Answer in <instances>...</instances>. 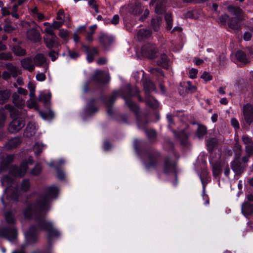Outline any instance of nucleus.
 <instances>
[{
    "instance_id": "nucleus-5",
    "label": "nucleus",
    "mask_w": 253,
    "mask_h": 253,
    "mask_svg": "<svg viewBox=\"0 0 253 253\" xmlns=\"http://www.w3.org/2000/svg\"><path fill=\"white\" fill-rule=\"evenodd\" d=\"M156 47L155 45L147 43L144 45L141 49L142 55L149 58H153L156 54Z\"/></svg>"
},
{
    "instance_id": "nucleus-21",
    "label": "nucleus",
    "mask_w": 253,
    "mask_h": 253,
    "mask_svg": "<svg viewBox=\"0 0 253 253\" xmlns=\"http://www.w3.org/2000/svg\"><path fill=\"white\" fill-rule=\"evenodd\" d=\"M232 170L236 172V174H240L243 171V168L240 166L239 162L237 160L234 161L231 165Z\"/></svg>"
},
{
    "instance_id": "nucleus-59",
    "label": "nucleus",
    "mask_w": 253,
    "mask_h": 253,
    "mask_svg": "<svg viewBox=\"0 0 253 253\" xmlns=\"http://www.w3.org/2000/svg\"><path fill=\"white\" fill-rule=\"evenodd\" d=\"M246 150L249 155H253V144L246 146Z\"/></svg>"
},
{
    "instance_id": "nucleus-43",
    "label": "nucleus",
    "mask_w": 253,
    "mask_h": 253,
    "mask_svg": "<svg viewBox=\"0 0 253 253\" xmlns=\"http://www.w3.org/2000/svg\"><path fill=\"white\" fill-rule=\"evenodd\" d=\"M48 56L51 58L52 61H54L58 56V53L55 51L51 50L48 53Z\"/></svg>"
},
{
    "instance_id": "nucleus-15",
    "label": "nucleus",
    "mask_w": 253,
    "mask_h": 253,
    "mask_svg": "<svg viewBox=\"0 0 253 253\" xmlns=\"http://www.w3.org/2000/svg\"><path fill=\"white\" fill-rule=\"evenodd\" d=\"M100 42L104 46L107 47L112 43L113 39L105 34H102L99 38Z\"/></svg>"
},
{
    "instance_id": "nucleus-20",
    "label": "nucleus",
    "mask_w": 253,
    "mask_h": 253,
    "mask_svg": "<svg viewBox=\"0 0 253 253\" xmlns=\"http://www.w3.org/2000/svg\"><path fill=\"white\" fill-rule=\"evenodd\" d=\"M34 61L36 65L40 66L43 64L46 59L42 54L39 53L34 58Z\"/></svg>"
},
{
    "instance_id": "nucleus-52",
    "label": "nucleus",
    "mask_w": 253,
    "mask_h": 253,
    "mask_svg": "<svg viewBox=\"0 0 253 253\" xmlns=\"http://www.w3.org/2000/svg\"><path fill=\"white\" fill-rule=\"evenodd\" d=\"M198 73V70L195 69H192L189 71V76L191 78L194 79L196 77Z\"/></svg>"
},
{
    "instance_id": "nucleus-10",
    "label": "nucleus",
    "mask_w": 253,
    "mask_h": 253,
    "mask_svg": "<svg viewBox=\"0 0 253 253\" xmlns=\"http://www.w3.org/2000/svg\"><path fill=\"white\" fill-rule=\"evenodd\" d=\"M33 163V160L31 157L29 158L28 161L23 162L18 168L15 173L16 175L22 176L25 174L27 171V167L29 165H31Z\"/></svg>"
},
{
    "instance_id": "nucleus-29",
    "label": "nucleus",
    "mask_w": 253,
    "mask_h": 253,
    "mask_svg": "<svg viewBox=\"0 0 253 253\" xmlns=\"http://www.w3.org/2000/svg\"><path fill=\"white\" fill-rule=\"evenodd\" d=\"M207 132V128L205 126H199L197 131V134L199 138H203Z\"/></svg>"
},
{
    "instance_id": "nucleus-62",
    "label": "nucleus",
    "mask_w": 253,
    "mask_h": 253,
    "mask_svg": "<svg viewBox=\"0 0 253 253\" xmlns=\"http://www.w3.org/2000/svg\"><path fill=\"white\" fill-rule=\"evenodd\" d=\"M96 62L99 65H103L107 63V60L105 58L101 57L97 60Z\"/></svg>"
},
{
    "instance_id": "nucleus-17",
    "label": "nucleus",
    "mask_w": 253,
    "mask_h": 253,
    "mask_svg": "<svg viewBox=\"0 0 253 253\" xmlns=\"http://www.w3.org/2000/svg\"><path fill=\"white\" fill-rule=\"evenodd\" d=\"M27 35L29 39L34 42L38 41L40 38L39 33L35 29H31L28 30Z\"/></svg>"
},
{
    "instance_id": "nucleus-36",
    "label": "nucleus",
    "mask_w": 253,
    "mask_h": 253,
    "mask_svg": "<svg viewBox=\"0 0 253 253\" xmlns=\"http://www.w3.org/2000/svg\"><path fill=\"white\" fill-rule=\"evenodd\" d=\"M27 105L30 108H35V109H38V105L37 101L34 99H31L30 100L27 102Z\"/></svg>"
},
{
    "instance_id": "nucleus-19",
    "label": "nucleus",
    "mask_w": 253,
    "mask_h": 253,
    "mask_svg": "<svg viewBox=\"0 0 253 253\" xmlns=\"http://www.w3.org/2000/svg\"><path fill=\"white\" fill-rule=\"evenodd\" d=\"M25 237L29 243H32L36 240V234L34 233V228H31L25 233Z\"/></svg>"
},
{
    "instance_id": "nucleus-49",
    "label": "nucleus",
    "mask_w": 253,
    "mask_h": 253,
    "mask_svg": "<svg viewBox=\"0 0 253 253\" xmlns=\"http://www.w3.org/2000/svg\"><path fill=\"white\" fill-rule=\"evenodd\" d=\"M201 78L207 82L212 80V76L208 72H205L201 76Z\"/></svg>"
},
{
    "instance_id": "nucleus-16",
    "label": "nucleus",
    "mask_w": 253,
    "mask_h": 253,
    "mask_svg": "<svg viewBox=\"0 0 253 253\" xmlns=\"http://www.w3.org/2000/svg\"><path fill=\"white\" fill-rule=\"evenodd\" d=\"M22 67L29 71H33L35 66L31 58H27L21 61Z\"/></svg>"
},
{
    "instance_id": "nucleus-37",
    "label": "nucleus",
    "mask_w": 253,
    "mask_h": 253,
    "mask_svg": "<svg viewBox=\"0 0 253 253\" xmlns=\"http://www.w3.org/2000/svg\"><path fill=\"white\" fill-rule=\"evenodd\" d=\"M6 119V113L3 110L0 111V127L4 126V122Z\"/></svg>"
},
{
    "instance_id": "nucleus-18",
    "label": "nucleus",
    "mask_w": 253,
    "mask_h": 253,
    "mask_svg": "<svg viewBox=\"0 0 253 253\" xmlns=\"http://www.w3.org/2000/svg\"><path fill=\"white\" fill-rule=\"evenodd\" d=\"M13 102L15 105L18 108H22L24 106L25 101L20 98L16 93H14L12 96Z\"/></svg>"
},
{
    "instance_id": "nucleus-6",
    "label": "nucleus",
    "mask_w": 253,
    "mask_h": 253,
    "mask_svg": "<svg viewBox=\"0 0 253 253\" xmlns=\"http://www.w3.org/2000/svg\"><path fill=\"white\" fill-rule=\"evenodd\" d=\"M40 226L42 229L47 230L49 238L54 236L58 237L59 235V232L53 228L51 222L42 220L40 223Z\"/></svg>"
},
{
    "instance_id": "nucleus-11",
    "label": "nucleus",
    "mask_w": 253,
    "mask_h": 253,
    "mask_svg": "<svg viewBox=\"0 0 253 253\" xmlns=\"http://www.w3.org/2000/svg\"><path fill=\"white\" fill-rule=\"evenodd\" d=\"M37 129V126L34 123H29L24 131V135L27 137H30L34 135Z\"/></svg>"
},
{
    "instance_id": "nucleus-50",
    "label": "nucleus",
    "mask_w": 253,
    "mask_h": 253,
    "mask_svg": "<svg viewBox=\"0 0 253 253\" xmlns=\"http://www.w3.org/2000/svg\"><path fill=\"white\" fill-rule=\"evenodd\" d=\"M94 34V32L90 31L87 33L86 36V40L88 42H92L93 41V35Z\"/></svg>"
},
{
    "instance_id": "nucleus-22",
    "label": "nucleus",
    "mask_w": 253,
    "mask_h": 253,
    "mask_svg": "<svg viewBox=\"0 0 253 253\" xmlns=\"http://www.w3.org/2000/svg\"><path fill=\"white\" fill-rule=\"evenodd\" d=\"M169 60L166 54H162L160 57L158 64L164 68H168Z\"/></svg>"
},
{
    "instance_id": "nucleus-45",
    "label": "nucleus",
    "mask_w": 253,
    "mask_h": 253,
    "mask_svg": "<svg viewBox=\"0 0 253 253\" xmlns=\"http://www.w3.org/2000/svg\"><path fill=\"white\" fill-rule=\"evenodd\" d=\"M150 72L152 74L157 76H163V73L161 70L159 68H153L150 70Z\"/></svg>"
},
{
    "instance_id": "nucleus-8",
    "label": "nucleus",
    "mask_w": 253,
    "mask_h": 253,
    "mask_svg": "<svg viewBox=\"0 0 253 253\" xmlns=\"http://www.w3.org/2000/svg\"><path fill=\"white\" fill-rule=\"evenodd\" d=\"M18 196L17 192L15 191L13 187H8L5 190L4 194L1 198L2 202L4 205L6 204L5 199L8 200H16Z\"/></svg>"
},
{
    "instance_id": "nucleus-34",
    "label": "nucleus",
    "mask_w": 253,
    "mask_h": 253,
    "mask_svg": "<svg viewBox=\"0 0 253 253\" xmlns=\"http://www.w3.org/2000/svg\"><path fill=\"white\" fill-rule=\"evenodd\" d=\"M160 19L159 18H154L152 20V26L154 31H157L159 29Z\"/></svg>"
},
{
    "instance_id": "nucleus-57",
    "label": "nucleus",
    "mask_w": 253,
    "mask_h": 253,
    "mask_svg": "<svg viewBox=\"0 0 253 253\" xmlns=\"http://www.w3.org/2000/svg\"><path fill=\"white\" fill-rule=\"evenodd\" d=\"M231 123L235 129L239 128V124L238 121L235 118H232L231 120Z\"/></svg>"
},
{
    "instance_id": "nucleus-61",
    "label": "nucleus",
    "mask_w": 253,
    "mask_h": 253,
    "mask_svg": "<svg viewBox=\"0 0 253 253\" xmlns=\"http://www.w3.org/2000/svg\"><path fill=\"white\" fill-rule=\"evenodd\" d=\"M17 92H18V93L23 94L24 95H26L28 93L27 90L26 89L23 88L21 87H19L18 88Z\"/></svg>"
},
{
    "instance_id": "nucleus-46",
    "label": "nucleus",
    "mask_w": 253,
    "mask_h": 253,
    "mask_svg": "<svg viewBox=\"0 0 253 253\" xmlns=\"http://www.w3.org/2000/svg\"><path fill=\"white\" fill-rule=\"evenodd\" d=\"M164 11V5L157 3L155 6V11L158 14H161Z\"/></svg>"
},
{
    "instance_id": "nucleus-31",
    "label": "nucleus",
    "mask_w": 253,
    "mask_h": 253,
    "mask_svg": "<svg viewBox=\"0 0 253 253\" xmlns=\"http://www.w3.org/2000/svg\"><path fill=\"white\" fill-rule=\"evenodd\" d=\"M5 219L8 223H13L15 221L14 214L12 212H7L5 214Z\"/></svg>"
},
{
    "instance_id": "nucleus-32",
    "label": "nucleus",
    "mask_w": 253,
    "mask_h": 253,
    "mask_svg": "<svg viewBox=\"0 0 253 253\" xmlns=\"http://www.w3.org/2000/svg\"><path fill=\"white\" fill-rule=\"evenodd\" d=\"M7 68L10 71L11 75L13 77H16L18 75L19 71L15 67L13 66L12 65L9 64L7 65Z\"/></svg>"
},
{
    "instance_id": "nucleus-27",
    "label": "nucleus",
    "mask_w": 253,
    "mask_h": 253,
    "mask_svg": "<svg viewBox=\"0 0 253 253\" xmlns=\"http://www.w3.org/2000/svg\"><path fill=\"white\" fill-rule=\"evenodd\" d=\"M236 56L239 61L243 63L246 64L248 62L246 54L243 51H237L236 54Z\"/></svg>"
},
{
    "instance_id": "nucleus-25",
    "label": "nucleus",
    "mask_w": 253,
    "mask_h": 253,
    "mask_svg": "<svg viewBox=\"0 0 253 253\" xmlns=\"http://www.w3.org/2000/svg\"><path fill=\"white\" fill-rule=\"evenodd\" d=\"M17 231L15 228H13L7 232V238L10 242H14L16 238Z\"/></svg>"
},
{
    "instance_id": "nucleus-13",
    "label": "nucleus",
    "mask_w": 253,
    "mask_h": 253,
    "mask_svg": "<svg viewBox=\"0 0 253 253\" xmlns=\"http://www.w3.org/2000/svg\"><path fill=\"white\" fill-rule=\"evenodd\" d=\"M175 164L170 160H167L164 164V171L166 173H174L175 171Z\"/></svg>"
},
{
    "instance_id": "nucleus-41",
    "label": "nucleus",
    "mask_w": 253,
    "mask_h": 253,
    "mask_svg": "<svg viewBox=\"0 0 253 253\" xmlns=\"http://www.w3.org/2000/svg\"><path fill=\"white\" fill-rule=\"evenodd\" d=\"M213 174L214 176L219 175L221 172V169L219 165H215L213 167Z\"/></svg>"
},
{
    "instance_id": "nucleus-12",
    "label": "nucleus",
    "mask_w": 253,
    "mask_h": 253,
    "mask_svg": "<svg viewBox=\"0 0 253 253\" xmlns=\"http://www.w3.org/2000/svg\"><path fill=\"white\" fill-rule=\"evenodd\" d=\"M242 212L247 217L253 213V205L248 202L244 203L242 206Z\"/></svg>"
},
{
    "instance_id": "nucleus-64",
    "label": "nucleus",
    "mask_w": 253,
    "mask_h": 253,
    "mask_svg": "<svg viewBox=\"0 0 253 253\" xmlns=\"http://www.w3.org/2000/svg\"><path fill=\"white\" fill-rule=\"evenodd\" d=\"M28 88L30 90V91H35V85L32 82H29L28 84Z\"/></svg>"
},
{
    "instance_id": "nucleus-39",
    "label": "nucleus",
    "mask_w": 253,
    "mask_h": 253,
    "mask_svg": "<svg viewBox=\"0 0 253 253\" xmlns=\"http://www.w3.org/2000/svg\"><path fill=\"white\" fill-rule=\"evenodd\" d=\"M30 188V182L29 180L25 179L21 184V189L23 191H27Z\"/></svg>"
},
{
    "instance_id": "nucleus-38",
    "label": "nucleus",
    "mask_w": 253,
    "mask_h": 253,
    "mask_svg": "<svg viewBox=\"0 0 253 253\" xmlns=\"http://www.w3.org/2000/svg\"><path fill=\"white\" fill-rule=\"evenodd\" d=\"M1 184L3 186H6L9 183H11L12 180L9 177V176H4L1 179Z\"/></svg>"
},
{
    "instance_id": "nucleus-1",
    "label": "nucleus",
    "mask_w": 253,
    "mask_h": 253,
    "mask_svg": "<svg viewBox=\"0 0 253 253\" xmlns=\"http://www.w3.org/2000/svg\"><path fill=\"white\" fill-rule=\"evenodd\" d=\"M58 189L55 186L49 187L45 195L41 196L36 203L26 209L24 214L26 218H30L35 214L37 217L42 216L49 208V202L51 198H55Z\"/></svg>"
},
{
    "instance_id": "nucleus-33",
    "label": "nucleus",
    "mask_w": 253,
    "mask_h": 253,
    "mask_svg": "<svg viewBox=\"0 0 253 253\" xmlns=\"http://www.w3.org/2000/svg\"><path fill=\"white\" fill-rule=\"evenodd\" d=\"M59 36L62 39L66 40L69 36V32L67 30L61 29L59 30Z\"/></svg>"
},
{
    "instance_id": "nucleus-63",
    "label": "nucleus",
    "mask_w": 253,
    "mask_h": 253,
    "mask_svg": "<svg viewBox=\"0 0 253 253\" xmlns=\"http://www.w3.org/2000/svg\"><path fill=\"white\" fill-rule=\"evenodd\" d=\"M146 132L147 136L150 138H153L156 136V132L153 130H148Z\"/></svg>"
},
{
    "instance_id": "nucleus-51",
    "label": "nucleus",
    "mask_w": 253,
    "mask_h": 253,
    "mask_svg": "<svg viewBox=\"0 0 253 253\" xmlns=\"http://www.w3.org/2000/svg\"><path fill=\"white\" fill-rule=\"evenodd\" d=\"M150 34L149 30H141L138 32V35L142 37H147Z\"/></svg>"
},
{
    "instance_id": "nucleus-9",
    "label": "nucleus",
    "mask_w": 253,
    "mask_h": 253,
    "mask_svg": "<svg viewBox=\"0 0 253 253\" xmlns=\"http://www.w3.org/2000/svg\"><path fill=\"white\" fill-rule=\"evenodd\" d=\"M220 22L222 24H225L227 21L229 26L233 29H237L240 27L238 22H234L233 19H229V16L227 15H223L219 18Z\"/></svg>"
},
{
    "instance_id": "nucleus-47",
    "label": "nucleus",
    "mask_w": 253,
    "mask_h": 253,
    "mask_svg": "<svg viewBox=\"0 0 253 253\" xmlns=\"http://www.w3.org/2000/svg\"><path fill=\"white\" fill-rule=\"evenodd\" d=\"M126 103L131 110H135L136 108V105L130 100L125 98Z\"/></svg>"
},
{
    "instance_id": "nucleus-2",
    "label": "nucleus",
    "mask_w": 253,
    "mask_h": 253,
    "mask_svg": "<svg viewBox=\"0 0 253 253\" xmlns=\"http://www.w3.org/2000/svg\"><path fill=\"white\" fill-rule=\"evenodd\" d=\"M43 32L45 33L43 40L47 48H57L60 45L58 38L51 27H46Z\"/></svg>"
},
{
    "instance_id": "nucleus-60",
    "label": "nucleus",
    "mask_w": 253,
    "mask_h": 253,
    "mask_svg": "<svg viewBox=\"0 0 253 253\" xmlns=\"http://www.w3.org/2000/svg\"><path fill=\"white\" fill-rule=\"evenodd\" d=\"M119 16L118 15H115L111 20V23L113 24L116 25L119 23Z\"/></svg>"
},
{
    "instance_id": "nucleus-42",
    "label": "nucleus",
    "mask_w": 253,
    "mask_h": 253,
    "mask_svg": "<svg viewBox=\"0 0 253 253\" xmlns=\"http://www.w3.org/2000/svg\"><path fill=\"white\" fill-rule=\"evenodd\" d=\"M64 23V20H63L62 21H53V22L52 23V25H51V26H52V29H53V28L55 29H57L58 28H59L60 27H61L63 25Z\"/></svg>"
},
{
    "instance_id": "nucleus-53",
    "label": "nucleus",
    "mask_w": 253,
    "mask_h": 253,
    "mask_svg": "<svg viewBox=\"0 0 253 253\" xmlns=\"http://www.w3.org/2000/svg\"><path fill=\"white\" fill-rule=\"evenodd\" d=\"M155 166H156V161H155V160L153 159V160H150V162H149V163L147 164L146 165V168L148 169H150L155 167Z\"/></svg>"
},
{
    "instance_id": "nucleus-55",
    "label": "nucleus",
    "mask_w": 253,
    "mask_h": 253,
    "mask_svg": "<svg viewBox=\"0 0 253 253\" xmlns=\"http://www.w3.org/2000/svg\"><path fill=\"white\" fill-rule=\"evenodd\" d=\"M36 79L38 81L42 82L45 79V76L43 73H39L36 76Z\"/></svg>"
},
{
    "instance_id": "nucleus-48",
    "label": "nucleus",
    "mask_w": 253,
    "mask_h": 253,
    "mask_svg": "<svg viewBox=\"0 0 253 253\" xmlns=\"http://www.w3.org/2000/svg\"><path fill=\"white\" fill-rule=\"evenodd\" d=\"M242 140L246 146L253 144L252 139L247 136H243Z\"/></svg>"
},
{
    "instance_id": "nucleus-44",
    "label": "nucleus",
    "mask_w": 253,
    "mask_h": 253,
    "mask_svg": "<svg viewBox=\"0 0 253 253\" xmlns=\"http://www.w3.org/2000/svg\"><path fill=\"white\" fill-rule=\"evenodd\" d=\"M41 167L39 165H37L32 170L31 173L33 175H37L41 172Z\"/></svg>"
},
{
    "instance_id": "nucleus-23",
    "label": "nucleus",
    "mask_w": 253,
    "mask_h": 253,
    "mask_svg": "<svg viewBox=\"0 0 253 253\" xmlns=\"http://www.w3.org/2000/svg\"><path fill=\"white\" fill-rule=\"evenodd\" d=\"M51 93L49 92L47 94L41 93L39 97V100L42 101L45 105H47L49 103V100L51 98Z\"/></svg>"
},
{
    "instance_id": "nucleus-30",
    "label": "nucleus",
    "mask_w": 253,
    "mask_h": 253,
    "mask_svg": "<svg viewBox=\"0 0 253 253\" xmlns=\"http://www.w3.org/2000/svg\"><path fill=\"white\" fill-rule=\"evenodd\" d=\"M43 145L41 143H37L34 146V151L35 154L38 156L42 152Z\"/></svg>"
},
{
    "instance_id": "nucleus-3",
    "label": "nucleus",
    "mask_w": 253,
    "mask_h": 253,
    "mask_svg": "<svg viewBox=\"0 0 253 253\" xmlns=\"http://www.w3.org/2000/svg\"><path fill=\"white\" fill-rule=\"evenodd\" d=\"M144 87L146 92V104L153 108H157L159 105L158 101L152 97L150 96L147 92L155 89L154 84L151 81H148L144 83Z\"/></svg>"
},
{
    "instance_id": "nucleus-24",
    "label": "nucleus",
    "mask_w": 253,
    "mask_h": 253,
    "mask_svg": "<svg viewBox=\"0 0 253 253\" xmlns=\"http://www.w3.org/2000/svg\"><path fill=\"white\" fill-rule=\"evenodd\" d=\"M10 94V91L8 90L0 91V103H4L9 98Z\"/></svg>"
},
{
    "instance_id": "nucleus-56",
    "label": "nucleus",
    "mask_w": 253,
    "mask_h": 253,
    "mask_svg": "<svg viewBox=\"0 0 253 253\" xmlns=\"http://www.w3.org/2000/svg\"><path fill=\"white\" fill-rule=\"evenodd\" d=\"M4 31L6 32H11L13 31L15 28L9 24H6L3 27Z\"/></svg>"
},
{
    "instance_id": "nucleus-28",
    "label": "nucleus",
    "mask_w": 253,
    "mask_h": 253,
    "mask_svg": "<svg viewBox=\"0 0 253 253\" xmlns=\"http://www.w3.org/2000/svg\"><path fill=\"white\" fill-rule=\"evenodd\" d=\"M14 53L18 56L24 55L26 54V51L24 49L22 48L19 45H15L13 48Z\"/></svg>"
},
{
    "instance_id": "nucleus-54",
    "label": "nucleus",
    "mask_w": 253,
    "mask_h": 253,
    "mask_svg": "<svg viewBox=\"0 0 253 253\" xmlns=\"http://www.w3.org/2000/svg\"><path fill=\"white\" fill-rule=\"evenodd\" d=\"M216 143V140L214 138H211L207 141V146L209 148H212Z\"/></svg>"
},
{
    "instance_id": "nucleus-4",
    "label": "nucleus",
    "mask_w": 253,
    "mask_h": 253,
    "mask_svg": "<svg viewBox=\"0 0 253 253\" xmlns=\"http://www.w3.org/2000/svg\"><path fill=\"white\" fill-rule=\"evenodd\" d=\"M243 113L245 122L248 125L253 124V106L249 103L244 105Z\"/></svg>"
},
{
    "instance_id": "nucleus-35",
    "label": "nucleus",
    "mask_w": 253,
    "mask_h": 253,
    "mask_svg": "<svg viewBox=\"0 0 253 253\" xmlns=\"http://www.w3.org/2000/svg\"><path fill=\"white\" fill-rule=\"evenodd\" d=\"M165 19L167 23V29L170 30L172 27L171 15L169 13H167L165 15Z\"/></svg>"
},
{
    "instance_id": "nucleus-58",
    "label": "nucleus",
    "mask_w": 253,
    "mask_h": 253,
    "mask_svg": "<svg viewBox=\"0 0 253 253\" xmlns=\"http://www.w3.org/2000/svg\"><path fill=\"white\" fill-rule=\"evenodd\" d=\"M187 83L188 84L187 88L191 92H194L196 90L197 87L196 86L192 85L190 82H187Z\"/></svg>"
},
{
    "instance_id": "nucleus-7",
    "label": "nucleus",
    "mask_w": 253,
    "mask_h": 253,
    "mask_svg": "<svg viewBox=\"0 0 253 253\" xmlns=\"http://www.w3.org/2000/svg\"><path fill=\"white\" fill-rule=\"evenodd\" d=\"M25 124L21 118L14 119L10 124L8 131L10 133H15L21 130L24 126Z\"/></svg>"
},
{
    "instance_id": "nucleus-26",
    "label": "nucleus",
    "mask_w": 253,
    "mask_h": 253,
    "mask_svg": "<svg viewBox=\"0 0 253 253\" xmlns=\"http://www.w3.org/2000/svg\"><path fill=\"white\" fill-rule=\"evenodd\" d=\"M20 143H21V140L20 138H17V137L13 138L10 139L8 141V142L7 143L8 147L9 148H12L16 147L18 145H19L20 144Z\"/></svg>"
},
{
    "instance_id": "nucleus-40",
    "label": "nucleus",
    "mask_w": 253,
    "mask_h": 253,
    "mask_svg": "<svg viewBox=\"0 0 253 253\" xmlns=\"http://www.w3.org/2000/svg\"><path fill=\"white\" fill-rule=\"evenodd\" d=\"M67 50L70 58L72 59H76L78 58L80 56L78 52H77L76 51H72L70 50L69 47H67Z\"/></svg>"
},
{
    "instance_id": "nucleus-14",
    "label": "nucleus",
    "mask_w": 253,
    "mask_h": 253,
    "mask_svg": "<svg viewBox=\"0 0 253 253\" xmlns=\"http://www.w3.org/2000/svg\"><path fill=\"white\" fill-rule=\"evenodd\" d=\"M228 10L233 15H235L239 21L243 19V11L240 8L229 6L228 7Z\"/></svg>"
}]
</instances>
